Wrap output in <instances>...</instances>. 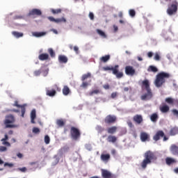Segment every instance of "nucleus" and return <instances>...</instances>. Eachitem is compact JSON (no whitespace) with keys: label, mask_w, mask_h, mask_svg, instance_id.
I'll return each mask as SVG.
<instances>
[{"label":"nucleus","mask_w":178,"mask_h":178,"mask_svg":"<svg viewBox=\"0 0 178 178\" xmlns=\"http://www.w3.org/2000/svg\"><path fill=\"white\" fill-rule=\"evenodd\" d=\"M144 159L140 163V166L142 169H147V165H150L152 162H155L158 157H156V154L151 150L147 151L144 154Z\"/></svg>","instance_id":"obj_1"},{"label":"nucleus","mask_w":178,"mask_h":178,"mask_svg":"<svg viewBox=\"0 0 178 178\" xmlns=\"http://www.w3.org/2000/svg\"><path fill=\"white\" fill-rule=\"evenodd\" d=\"M170 77V74L168 72H161L159 73L156 76V79L154 81V84L156 87L159 88L162 87L165 83H166V79H169Z\"/></svg>","instance_id":"obj_2"},{"label":"nucleus","mask_w":178,"mask_h":178,"mask_svg":"<svg viewBox=\"0 0 178 178\" xmlns=\"http://www.w3.org/2000/svg\"><path fill=\"white\" fill-rule=\"evenodd\" d=\"M16 122V118L15 115L9 114L6 115V118L3 120V124L5 125L6 129H15L17 127V125L15 124Z\"/></svg>","instance_id":"obj_3"},{"label":"nucleus","mask_w":178,"mask_h":178,"mask_svg":"<svg viewBox=\"0 0 178 178\" xmlns=\"http://www.w3.org/2000/svg\"><path fill=\"white\" fill-rule=\"evenodd\" d=\"M119 65H116L114 67L113 66H106V67H103V70L104 72H108V70H112L113 74L116 76L117 79H122L123 77V72H119Z\"/></svg>","instance_id":"obj_4"},{"label":"nucleus","mask_w":178,"mask_h":178,"mask_svg":"<svg viewBox=\"0 0 178 178\" xmlns=\"http://www.w3.org/2000/svg\"><path fill=\"white\" fill-rule=\"evenodd\" d=\"M70 136L71 138H72L74 141H77V140L81 137V132H80V129L76 127H72L70 129Z\"/></svg>","instance_id":"obj_5"},{"label":"nucleus","mask_w":178,"mask_h":178,"mask_svg":"<svg viewBox=\"0 0 178 178\" xmlns=\"http://www.w3.org/2000/svg\"><path fill=\"white\" fill-rule=\"evenodd\" d=\"M161 138H163V141H168V138L165 136V132L163 131L159 130L156 132L153 136L154 141H159Z\"/></svg>","instance_id":"obj_6"},{"label":"nucleus","mask_w":178,"mask_h":178,"mask_svg":"<svg viewBox=\"0 0 178 178\" xmlns=\"http://www.w3.org/2000/svg\"><path fill=\"white\" fill-rule=\"evenodd\" d=\"M177 6H178L177 1H172L171 6L167 10V13H168L170 16H172V15H174V13H176V12H177Z\"/></svg>","instance_id":"obj_7"},{"label":"nucleus","mask_w":178,"mask_h":178,"mask_svg":"<svg viewBox=\"0 0 178 178\" xmlns=\"http://www.w3.org/2000/svg\"><path fill=\"white\" fill-rule=\"evenodd\" d=\"M117 118L115 115H108L104 119V122L106 124H113L116 122Z\"/></svg>","instance_id":"obj_8"},{"label":"nucleus","mask_w":178,"mask_h":178,"mask_svg":"<svg viewBox=\"0 0 178 178\" xmlns=\"http://www.w3.org/2000/svg\"><path fill=\"white\" fill-rule=\"evenodd\" d=\"M125 74L127 76H134L136 74V70L133 66L127 65L125 67Z\"/></svg>","instance_id":"obj_9"},{"label":"nucleus","mask_w":178,"mask_h":178,"mask_svg":"<svg viewBox=\"0 0 178 178\" xmlns=\"http://www.w3.org/2000/svg\"><path fill=\"white\" fill-rule=\"evenodd\" d=\"M13 106H17V108H21V116L24 118V113H26V104L19 105V102L15 101V103L13 104Z\"/></svg>","instance_id":"obj_10"},{"label":"nucleus","mask_w":178,"mask_h":178,"mask_svg":"<svg viewBox=\"0 0 178 178\" xmlns=\"http://www.w3.org/2000/svg\"><path fill=\"white\" fill-rule=\"evenodd\" d=\"M102 177L103 178H115V175H113L111 172L108 171V170H102Z\"/></svg>","instance_id":"obj_11"},{"label":"nucleus","mask_w":178,"mask_h":178,"mask_svg":"<svg viewBox=\"0 0 178 178\" xmlns=\"http://www.w3.org/2000/svg\"><path fill=\"white\" fill-rule=\"evenodd\" d=\"M133 120L136 124H141L143 122H144V119L143 118V115H135L133 117Z\"/></svg>","instance_id":"obj_12"},{"label":"nucleus","mask_w":178,"mask_h":178,"mask_svg":"<svg viewBox=\"0 0 178 178\" xmlns=\"http://www.w3.org/2000/svg\"><path fill=\"white\" fill-rule=\"evenodd\" d=\"M147 93L144 94L141 96L142 101H149L152 98V90H146Z\"/></svg>","instance_id":"obj_13"},{"label":"nucleus","mask_w":178,"mask_h":178,"mask_svg":"<svg viewBox=\"0 0 178 178\" xmlns=\"http://www.w3.org/2000/svg\"><path fill=\"white\" fill-rule=\"evenodd\" d=\"M42 13L40 9L33 8L31 11H29V16H41Z\"/></svg>","instance_id":"obj_14"},{"label":"nucleus","mask_w":178,"mask_h":178,"mask_svg":"<svg viewBox=\"0 0 178 178\" xmlns=\"http://www.w3.org/2000/svg\"><path fill=\"white\" fill-rule=\"evenodd\" d=\"M140 140L143 141V143H145V141H149V135L147 134V132H141Z\"/></svg>","instance_id":"obj_15"},{"label":"nucleus","mask_w":178,"mask_h":178,"mask_svg":"<svg viewBox=\"0 0 178 178\" xmlns=\"http://www.w3.org/2000/svg\"><path fill=\"white\" fill-rule=\"evenodd\" d=\"M142 88H145L146 91L151 90V88L149 87V81H148V79L143 81Z\"/></svg>","instance_id":"obj_16"},{"label":"nucleus","mask_w":178,"mask_h":178,"mask_svg":"<svg viewBox=\"0 0 178 178\" xmlns=\"http://www.w3.org/2000/svg\"><path fill=\"white\" fill-rule=\"evenodd\" d=\"M170 151L172 155H178V146L173 144L170 147Z\"/></svg>","instance_id":"obj_17"},{"label":"nucleus","mask_w":178,"mask_h":178,"mask_svg":"<svg viewBox=\"0 0 178 178\" xmlns=\"http://www.w3.org/2000/svg\"><path fill=\"white\" fill-rule=\"evenodd\" d=\"M107 141L108 143H112L113 144H115V143H116L118 141V137H116L115 136L113 135H109L107 137Z\"/></svg>","instance_id":"obj_18"},{"label":"nucleus","mask_w":178,"mask_h":178,"mask_svg":"<svg viewBox=\"0 0 178 178\" xmlns=\"http://www.w3.org/2000/svg\"><path fill=\"white\" fill-rule=\"evenodd\" d=\"M118 131V127L113 126L107 128V133L108 134H115Z\"/></svg>","instance_id":"obj_19"},{"label":"nucleus","mask_w":178,"mask_h":178,"mask_svg":"<svg viewBox=\"0 0 178 178\" xmlns=\"http://www.w3.org/2000/svg\"><path fill=\"white\" fill-rule=\"evenodd\" d=\"M176 159L171 158V157H167L165 159V163L168 166H170V165H173V163H176Z\"/></svg>","instance_id":"obj_20"},{"label":"nucleus","mask_w":178,"mask_h":178,"mask_svg":"<svg viewBox=\"0 0 178 178\" xmlns=\"http://www.w3.org/2000/svg\"><path fill=\"white\" fill-rule=\"evenodd\" d=\"M67 58L65 55L58 56V62L59 63H67Z\"/></svg>","instance_id":"obj_21"},{"label":"nucleus","mask_w":178,"mask_h":178,"mask_svg":"<svg viewBox=\"0 0 178 178\" xmlns=\"http://www.w3.org/2000/svg\"><path fill=\"white\" fill-rule=\"evenodd\" d=\"M101 160L103 161V162H108L109 159H111V154H101Z\"/></svg>","instance_id":"obj_22"},{"label":"nucleus","mask_w":178,"mask_h":178,"mask_svg":"<svg viewBox=\"0 0 178 178\" xmlns=\"http://www.w3.org/2000/svg\"><path fill=\"white\" fill-rule=\"evenodd\" d=\"M160 111L162 113H168V112L170 111L169 106L166 104H163V106H161Z\"/></svg>","instance_id":"obj_23"},{"label":"nucleus","mask_w":178,"mask_h":178,"mask_svg":"<svg viewBox=\"0 0 178 178\" xmlns=\"http://www.w3.org/2000/svg\"><path fill=\"white\" fill-rule=\"evenodd\" d=\"M56 124L58 127H63L66 124V121L63 119H58L56 120Z\"/></svg>","instance_id":"obj_24"},{"label":"nucleus","mask_w":178,"mask_h":178,"mask_svg":"<svg viewBox=\"0 0 178 178\" xmlns=\"http://www.w3.org/2000/svg\"><path fill=\"white\" fill-rule=\"evenodd\" d=\"M49 58V55L48 54H42L39 55L38 59L40 60H47Z\"/></svg>","instance_id":"obj_25"},{"label":"nucleus","mask_w":178,"mask_h":178,"mask_svg":"<svg viewBox=\"0 0 178 178\" xmlns=\"http://www.w3.org/2000/svg\"><path fill=\"white\" fill-rule=\"evenodd\" d=\"M35 118H36V113H35V109L32 110L31 113V123L34 124L35 123Z\"/></svg>","instance_id":"obj_26"},{"label":"nucleus","mask_w":178,"mask_h":178,"mask_svg":"<svg viewBox=\"0 0 178 178\" xmlns=\"http://www.w3.org/2000/svg\"><path fill=\"white\" fill-rule=\"evenodd\" d=\"M95 130L97 131L99 134H102L104 131H105V128L101 125H97L95 127Z\"/></svg>","instance_id":"obj_27"},{"label":"nucleus","mask_w":178,"mask_h":178,"mask_svg":"<svg viewBox=\"0 0 178 178\" xmlns=\"http://www.w3.org/2000/svg\"><path fill=\"white\" fill-rule=\"evenodd\" d=\"M47 95L49 97H55L56 95V90L52 89V90H47L46 92Z\"/></svg>","instance_id":"obj_28"},{"label":"nucleus","mask_w":178,"mask_h":178,"mask_svg":"<svg viewBox=\"0 0 178 178\" xmlns=\"http://www.w3.org/2000/svg\"><path fill=\"white\" fill-rule=\"evenodd\" d=\"M147 72H152L153 73H156L158 72V68L154 65H150L147 68Z\"/></svg>","instance_id":"obj_29"},{"label":"nucleus","mask_w":178,"mask_h":178,"mask_svg":"<svg viewBox=\"0 0 178 178\" xmlns=\"http://www.w3.org/2000/svg\"><path fill=\"white\" fill-rule=\"evenodd\" d=\"M63 95H69L70 94V89L67 86H65L63 88Z\"/></svg>","instance_id":"obj_30"},{"label":"nucleus","mask_w":178,"mask_h":178,"mask_svg":"<svg viewBox=\"0 0 178 178\" xmlns=\"http://www.w3.org/2000/svg\"><path fill=\"white\" fill-rule=\"evenodd\" d=\"M159 119L158 114L156 113H153L150 116V120H152L154 123H156Z\"/></svg>","instance_id":"obj_31"},{"label":"nucleus","mask_w":178,"mask_h":178,"mask_svg":"<svg viewBox=\"0 0 178 178\" xmlns=\"http://www.w3.org/2000/svg\"><path fill=\"white\" fill-rule=\"evenodd\" d=\"M91 78V74L90 72H88L87 74H84L81 76V81H86L87 79Z\"/></svg>","instance_id":"obj_32"},{"label":"nucleus","mask_w":178,"mask_h":178,"mask_svg":"<svg viewBox=\"0 0 178 178\" xmlns=\"http://www.w3.org/2000/svg\"><path fill=\"white\" fill-rule=\"evenodd\" d=\"M47 33L45 32H34L33 33V35L34 37L40 38V37H43V35H45Z\"/></svg>","instance_id":"obj_33"},{"label":"nucleus","mask_w":178,"mask_h":178,"mask_svg":"<svg viewBox=\"0 0 178 178\" xmlns=\"http://www.w3.org/2000/svg\"><path fill=\"white\" fill-rule=\"evenodd\" d=\"M176 134H178V128L177 127L172 128L170 131V135L176 136Z\"/></svg>","instance_id":"obj_34"},{"label":"nucleus","mask_w":178,"mask_h":178,"mask_svg":"<svg viewBox=\"0 0 178 178\" xmlns=\"http://www.w3.org/2000/svg\"><path fill=\"white\" fill-rule=\"evenodd\" d=\"M109 59H111V56L110 55H106L104 56H102L100 58L101 62H104V63H106V62H108V60H109Z\"/></svg>","instance_id":"obj_35"},{"label":"nucleus","mask_w":178,"mask_h":178,"mask_svg":"<svg viewBox=\"0 0 178 178\" xmlns=\"http://www.w3.org/2000/svg\"><path fill=\"white\" fill-rule=\"evenodd\" d=\"M12 34L13 35H14V37H16V38H20V37H23L24 35L23 33H20L17 31H13Z\"/></svg>","instance_id":"obj_36"},{"label":"nucleus","mask_w":178,"mask_h":178,"mask_svg":"<svg viewBox=\"0 0 178 178\" xmlns=\"http://www.w3.org/2000/svg\"><path fill=\"white\" fill-rule=\"evenodd\" d=\"M51 13H53V15H59V13H62V9L58 8L55 10L54 8H51Z\"/></svg>","instance_id":"obj_37"},{"label":"nucleus","mask_w":178,"mask_h":178,"mask_svg":"<svg viewBox=\"0 0 178 178\" xmlns=\"http://www.w3.org/2000/svg\"><path fill=\"white\" fill-rule=\"evenodd\" d=\"M96 31L99 35L103 38H106V34H105V32L102 31L101 29H97Z\"/></svg>","instance_id":"obj_38"},{"label":"nucleus","mask_w":178,"mask_h":178,"mask_svg":"<svg viewBox=\"0 0 178 178\" xmlns=\"http://www.w3.org/2000/svg\"><path fill=\"white\" fill-rule=\"evenodd\" d=\"M56 23H66V19L65 17L56 19Z\"/></svg>","instance_id":"obj_39"},{"label":"nucleus","mask_w":178,"mask_h":178,"mask_svg":"<svg viewBox=\"0 0 178 178\" xmlns=\"http://www.w3.org/2000/svg\"><path fill=\"white\" fill-rule=\"evenodd\" d=\"M48 52L51 58H55V51H54V49H49Z\"/></svg>","instance_id":"obj_40"},{"label":"nucleus","mask_w":178,"mask_h":178,"mask_svg":"<svg viewBox=\"0 0 178 178\" xmlns=\"http://www.w3.org/2000/svg\"><path fill=\"white\" fill-rule=\"evenodd\" d=\"M129 14L131 17H134V16H136V10L131 9L129 10Z\"/></svg>","instance_id":"obj_41"},{"label":"nucleus","mask_w":178,"mask_h":178,"mask_svg":"<svg viewBox=\"0 0 178 178\" xmlns=\"http://www.w3.org/2000/svg\"><path fill=\"white\" fill-rule=\"evenodd\" d=\"M80 87L81 88H87V87H88V82L83 81Z\"/></svg>","instance_id":"obj_42"},{"label":"nucleus","mask_w":178,"mask_h":178,"mask_svg":"<svg viewBox=\"0 0 178 178\" xmlns=\"http://www.w3.org/2000/svg\"><path fill=\"white\" fill-rule=\"evenodd\" d=\"M50 142H51V138H49V136L48 135H46L44 136V143H45V144H49Z\"/></svg>","instance_id":"obj_43"},{"label":"nucleus","mask_w":178,"mask_h":178,"mask_svg":"<svg viewBox=\"0 0 178 178\" xmlns=\"http://www.w3.org/2000/svg\"><path fill=\"white\" fill-rule=\"evenodd\" d=\"M33 133H34V134H39L40 133V128H37V127H33L32 129Z\"/></svg>","instance_id":"obj_44"},{"label":"nucleus","mask_w":178,"mask_h":178,"mask_svg":"<svg viewBox=\"0 0 178 178\" xmlns=\"http://www.w3.org/2000/svg\"><path fill=\"white\" fill-rule=\"evenodd\" d=\"M94 94H99V90H92L89 92V95L92 96Z\"/></svg>","instance_id":"obj_45"},{"label":"nucleus","mask_w":178,"mask_h":178,"mask_svg":"<svg viewBox=\"0 0 178 178\" xmlns=\"http://www.w3.org/2000/svg\"><path fill=\"white\" fill-rule=\"evenodd\" d=\"M41 73H42L41 70H35V71L33 72V74H34V76H40V74H41Z\"/></svg>","instance_id":"obj_46"},{"label":"nucleus","mask_w":178,"mask_h":178,"mask_svg":"<svg viewBox=\"0 0 178 178\" xmlns=\"http://www.w3.org/2000/svg\"><path fill=\"white\" fill-rule=\"evenodd\" d=\"M154 59V60H161V56H159V54L156 53Z\"/></svg>","instance_id":"obj_47"},{"label":"nucleus","mask_w":178,"mask_h":178,"mask_svg":"<svg viewBox=\"0 0 178 178\" xmlns=\"http://www.w3.org/2000/svg\"><path fill=\"white\" fill-rule=\"evenodd\" d=\"M6 166H8V168H13V166H15V165L12 163H5L4 167L6 168Z\"/></svg>","instance_id":"obj_48"},{"label":"nucleus","mask_w":178,"mask_h":178,"mask_svg":"<svg viewBox=\"0 0 178 178\" xmlns=\"http://www.w3.org/2000/svg\"><path fill=\"white\" fill-rule=\"evenodd\" d=\"M8 148L5 146H0V152H5V151H7Z\"/></svg>","instance_id":"obj_49"},{"label":"nucleus","mask_w":178,"mask_h":178,"mask_svg":"<svg viewBox=\"0 0 178 178\" xmlns=\"http://www.w3.org/2000/svg\"><path fill=\"white\" fill-rule=\"evenodd\" d=\"M18 170L19 172H22L23 173L27 172V168L26 167L22 168H18Z\"/></svg>","instance_id":"obj_50"},{"label":"nucleus","mask_w":178,"mask_h":178,"mask_svg":"<svg viewBox=\"0 0 178 178\" xmlns=\"http://www.w3.org/2000/svg\"><path fill=\"white\" fill-rule=\"evenodd\" d=\"M127 124H128L129 127H130L131 129L134 127V125L133 124V122H131L130 120L127 121Z\"/></svg>","instance_id":"obj_51"},{"label":"nucleus","mask_w":178,"mask_h":178,"mask_svg":"<svg viewBox=\"0 0 178 178\" xmlns=\"http://www.w3.org/2000/svg\"><path fill=\"white\" fill-rule=\"evenodd\" d=\"M48 20H49L50 22H53L56 23V19H55L54 17H48Z\"/></svg>","instance_id":"obj_52"},{"label":"nucleus","mask_w":178,"mask_h":178,"mask_svg":"<svg viewBox=\"0 0 178 178\" xmlns=\"http://www.w3.org/2000/svg\"><path fill=\"white\" fill-rule=\"evenodd\" d=\"M111 98L115 99L116 98V97H118V92H113L111 95Z\"/></svg>","instance_id":"obj_53"},{"label":"nucleus","mask_w":178,"mask_h":178,"mask_svg":"<svg viewBox=\"0 0 178 178\" xmlns=\"http://www.w3.org/2000/svg\"><path fill=\"white\" fill-rule=\"evenodd\" d=\"M172 112L174 116H178V111H177V110L173 109V110L172 111Z\"/></svg>","instance_id":"obj_54"},{"label":"nucleus","mask_w":178,"mask_h":178,"mask_svg":"<svg viewBox=\"0 0 178 178\" xmlns=\"http://www.w3.org/2000/svg\"><path fill=\"white\" fill-rule=\"evenodd\" d=\"M3 145H6L7 147H10V143L8 141H3Z\"/></svg>","instance_id":"obj_55"},{"label":"nucleus","mask_w":178,"mask_h":178,"mask_svg":"<svg viewBox=\"0 0 178 178\" xmlns=\"http://www.w3.org/2000/svg\"><path fill=\"white\" fill-rule=\"evenodd\" d=\"M89 17H90V20H94V13H89Z\"/></svg>","instance_id":"obj_56"},{"label":"nucleus","mask_w":178,"mask_h":178,"mask_svg":"<svg viewBox=\"0 0 178 178\" xmlns=\"http://www.w3.org/2000/svg\"><path fill=\"white\" fill-rule=\"evenodd\" d=\"M9 138V137L8 136L7 134L5 135L4 138L1 139V141H6Z\"/></svg>","instance_id":"obj_57"},{"label":"nucleus","mask_w":178,"mask_h":178,"mask_svg":"<svg viewBox=\"0 0 178 178\" xmlns=\"http://www.w3.org/2000/svg\"><path fill=\"white\" fill-rule=\"evenodd\" d=\"M17 158H19V159H22V158H23V154H22V153H17Z\"/></svg>","instance_id":"obj_58"},{"label":"nucleus","mask_w":178,"mask_h":178,"mask_svg":"<svg viewBox=\"0 0 178 178\" xmlns=\"http://www.w3.org/2000/svg\"><path fill=\"white\" fill-rule=\"evenodd\" d=\"M14 19H15V20H17L18 19H23V16H22V15H16V16L14 17Z\"/></svg>","instance_id":"obj_59"},{"label":"nucleus","mask_w":178,"mask_h":178,"mask_svg":"<svg viewBox=\"0 0 178 178\" xmlns=\"http://www.w3.org/2000/svg\"><path fill=\"white\" fill-rule=\"evenodd\" d=\"M104 88L105 89V90H109V88H110V86H109V84H105V85H104Z\"/></svg>","instance_id":"obj_60"},{"label":"nucleus","mask_w":178,"mask_h":178,"mask_svg":"<svg viewBox=\"0 0 178 178\" xmlns=\"http://www.w3.org/2000/svg\"><path fill=\"white\" fill-rule=\"evenodd\" d=\"M129 90H131V87H126V88H124V91L125 92H127V91H129Z\"/></svg>","instance_id":"obj_61"},{"label":"nucleus","mask_w":178,"mask_h":178,"mask_svg":"<svg viewBox=\"0 0 178 178\" xmlns=\"http://www.w3.org/2000/svg\"><path fill=\"white\" fill-rule=\"evenodd\" d=\"M153 55H154V53H152V51H149L147 53L148 58H151L152 56H153Z\"/></svg>","instance_id":"obj_62"},{"label":"nucleus","mask_w":178,"mask_h":178,"mask_svg":"<svg viewBox=\"0 0 178 178\" xmlns=\"http://www.w3.org/2000/svg\"><path fill=\"white\" fill-rule=\"evenodd\" d=\"M74 51L79 54V47L77 46L74 47Z\"/></svg>","instance_id":"obj_63"},{"label":"nucleus","mask_w":178,"mask_h":178,"mask_svg":"<svg viewBox=\"0 0 178 178\" xmlns=\"http://www.w3.org/2000/svg\"><path fill=\"white\" fill-rule=\"evenodd\" d=\"M174 172H175V173H178V168H176L174 170Z\"/></svg>","instance_id":"obj_64"}]
</instances>
